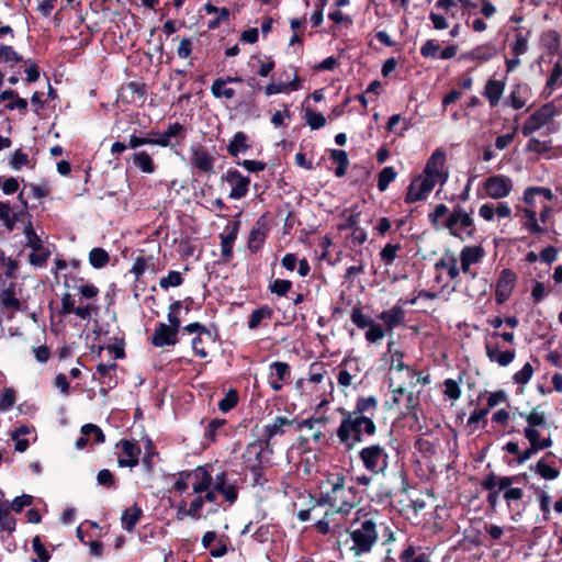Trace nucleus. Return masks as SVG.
Wrapping results in <instances>:
<instances>
[{
	"mask_svg": "<svg viewBox=\"0 0 562 562\" xmlns=\"http://www.w3.org/2000/svg\"><path fill=\"white\" fill-rule=\"evenodd\" d=\"M318 496L307 493L299 499L304 503L296 512V518L301 521L314 519L315 530L323 535L333 533L338 539L351 536L350 526L345 524L346 517L351 512V476L350 470L333 465L326 473L325 479L318 483Z\"/></svg>",
	"mask_w": 562,
	"mask_h": 562,
	"instance_id": "f257e3e1",
	"label": "nucleus"
},
{
	"mask_svg": "<svg viewBox=\"0 0 562 562\" xmlns=\"http://www.w3.org/2000/svg\"><path fill=\"white\" fill-rule=\"evenodd\" d=\"M265 453L269 454V447H266L260 439H256L246 446L241 454L245 470L252 475V486H262L267 482L265 479Z\"/></svg>",
	"mask_w": 562,
	"mask_h": 562,
	"instance_id": "f03ea898",
	"label": "nucleus"
},
{
	"mask_svg": "<svg viewBox=\"0 0 562 562\" xmlns=\"http://www.w3.org/2000/svg\"><path fill=\"white\" fill-rule=\"evenodd\" d=\"M310 425L308 422H300V418H288L286 416H276L271 423L262 427L260 440L266 447H269V454H273L277 438L284 436L286 432L302 431V427Z\"/></svg>",
	"mask_w": 562,
	"mask_h": 562,
	"instance_id": "7ed1b4c3",
	"label": "nucleus"
},
{
	"mask_svg": "<svg viewBox=\"0 0 562 562\" xmlns=\"http://www.w3.org/2000/svg\"><path fill=\"white\" fill-rule=\"evenodd\" d=\"M443 229L460 240L473 238L475 234L474 220L462 206L456 205L445 218Z\"/></svg>",
	"mask_w": 562,
	"mask_h": 562,
	"instance_id": "20e7f679",
	"label": "nucleus"
},
{
	"mask_svg": "<svg viewBox=\"0 0 562 562\" xmlns=\"http://www.w3.org/2000/svg\"><path fill=\"white\" fill-rule=\"evenodd\" d=\"M353 553L369 552L378 541L376 525L372 519H353Z\"/></svg>",
	"mask_w": 562,
	"mask_h": 562,
	"instance_id": "39448f33",
	"label": "nucleus"
},
{
	"mask_svg": "<svg viewBox=\"0 0 562 562\" xmlns=\"http://www.w3.org/2000/svg\"><path fill=\"white\" fill-rule=\"evenodd\" d=\"M459 4L456 0H437L434 10L429 13V20L436 31L450 27L449 20L457 19Z\"/></svg>",
	"mask_w": 562,
	"mask_h": 562,
	"instance_id": "423d86ee",
	"label": "nucleus"
},
{
	"mask_svg": "<svg viewBox=\"0 0 562 562\" xmlns=\"http://www.w3.org/2000/svg\"><path fill=\"white\" fill-rule=\"evenodd\" d=\"M446 161V151L442 148H437L428 158L422 175L436 184L443 186L449 177V169Z\"/></svg>",
	"mask_w": 562,
	"mask_h": 562,
	"instance_id": "0eeeda50",
	"label": "nucleus"
},
{
	"mask_svg": "<svg viewBox=\"0 0 562 562\" xmlns=\"http://www.w3.org/2000/svg\"><path fill=\"white\" fill-rule=\"evenodd\" d=\"M559 110L553 103H546L536 110L522 124L521 133L524 136H530L535 132L548 125L555 116Z\"/></svg>",
	"mask_w": 562,
	"mask_h": 562,
	"instance_id": "6e6552de",
	"label": "nucleus"
},
{
	"mask_svg": "<svg viewBox=\"0 0 562 562\" xmlns=\"http://www.w3.org/2000/svg\"><path fill=\"white\" fill-rule=\"evenodd\" d=\"M26 238V247L33 251L29 255V262L34 267H43L50 257V250L43 245L41 237L33 228L32 222L29 221L24 228Z\"/></svg>",
	"mask_w": 562,
	"mask_h": 562,
	"instance_id": "1a4fd4ad",
	"label": "nucleus"
},
{
	"mask_svg": "<svg viewBox=\"0 0 562 562\" xmlns=\"http://www.w3.org/2000/svg\"><path fill=\"white\" fill-rule=\"evenodd\" d=\"M482 187L487 198L493 200H502L512 193L514 189V182L508 176L493 175L483 181Z\"/></svg>",
	"mask_w": 562,
	"mask_h": 562,
	"instance_id": "9d476101",
	"label": "nucleus"
},
{
	"mask_svg": "<svg viewBox=\"0 0 562 562\" xmlns=\"http://www.w3.org/2000/svg\"><path fill=\"white\" fill-rule=\"evenodd\" d=\"M222 182H227L231 186L229 199L240 200L245 198L249 192L250 178L241 175L237 169H228L221 177Z\"/></svg>",
	"mask_w": 562,
	"mask_h": 562,
	"instance_id": "9b49d317",
	"label": "nucleus"
},
{
	"mask_svg": "<svg viewBox=\"0 0 562 562\" xmlns=\"http://www.w3.org/2000/svg\"><path fill=\"white\" fill-rule=\"evenodd\" d=\"M190 166L200 175L215 173L214 165L216 158L203 146H192L190 150Z\"/></svg>",
	"mask_w": 562,
	"mask_h": 562,
	"instance_id": "f8f14e48",
	"label": "nucleus"
},
{
	"mask_svg": "<svg viewBox=\"0 0 562 562\" xmlns=\"http://www.w3.org/2000/svg\"><path fill=\"white\" fill-rule=\"evenodd\" d=\"M436 187V183L429 180L424 175H418L411 181L405 202L408 204L426 200L430 192Z\"/></svg>",
	"mask_w": 562,
	"mask_h": 562,
	"instance_id": "ddd939ff",
	"label": "nucleus"
},
{
	"mask_svg": "<svg viewBox=\"0 0 562 562\" xmlns=\"http://www.w3.org/2000/svg\"><path fill=\"white\" fill-rule=\"evenodd\" d=\"M212 486L215 488V491L218 492V494H221L224 497V499L229 505H233L238 499L239 492L237 481H231L228 479V473L225 470H222L215 474V476L213 477Z\"/></svg>",
	"mask_w": 562,
	"mask_h": 562,
	"instance_id": "4468645a",
	"label": "nucleus"
},
{
	"mask_svg": "<svg viewBox=\"0 0 562 562\" xmlns=\"http://www.w3.org/2000/svg\"><path fill=\"white\" fill-rule=\"evenodd\" d=\"M359 456L364 468L372 473H379L386 465V454L384 453L383 448L380 447L379 445L370 446L362 449L359 452Z\"/></svg>",
	"mask_w": 562,
	"mask_h": 562,
	"instance_id": "2eb2a0df",
	"label": "nucleus"
},
{
	"mask_svg": "<svg viewBox=\"0 0 562 562\" xmlns=\"http://www.w3.org/2000/svg\"><path fill=\"white\" fill-rule=\"evenodd\" d=\"M239 227H240V222L233 221V222H229L225 226L224 231L220 234L221 257H222V261L224 263H228L234 257L233 247L237 239Z\"/></svg>",
	"mask_w": 562,
	"mask_h": 562,
	"instance_id": "dca6fc26",
	"label": "nucleus"
},
{
	"mask_svg": "<svg viewBox=\"0 0 562 562\" xmlns=\"http://www.w3.org/2000/svg\"><path fill=\"white\" fill-rule=\"evenodd\" d=\"M516 215L520 218L521 228L532 236L542 235L548 232L547 226L539 223L536 210L531 207L516 206Z\"/></svg>",
	"mask_w": 562,
	"mask_h": 562,
	"instance_id": "f3484780",
	"label": "nucleus"
},
{
	"mask_svg": "<svg viewBox=\"0 0 562 562\" xmlns=\"http://www.w3.org/2000/svg\"><path fill=\"white\" fill-rule=\"evenodd\" d=\"M188 472L191 474L189 476L193 494H201L212 486L213 475L211 464L198 465L193 470H188Z\"/></svg>",
	"mask_w": 562,
	"mask_h": 562,
	"instance_id": "a211bd4d",
	"label": "nucleus"
},
{
	"mask_svg": "<svg viewBox=\"0 0 562 562\" xmlns=\"http://www.w3.org/2000/svg\"><path fill=\"white\" fill-rule=\"evenodd\" d=\"M516 280L517 277L512 270L504 269L501 271L495 285V301L497 304H503L510 297Z\"/></svg>",
	"mask_w": 562,
	"mask_h": 562,
	"instance_id": "6ab92c4d",
	"label": "nucleus"
},
{
	"mask_svg": "<svg viewBox=\"0 0 562 562\" xmlns=\"http://www.w3.org/2000/svg\"><path fill=\"white\" fill-rule=\"evenodd\" d=\"M290 380L291 369L286 362L273 361L270 364V375L268 383L274 392L281 391L284 384L290 383Z\"/></svg>",
	"mask_w": 562,
	"mask_h": 562,
	"instance_id": "aec40b11",
	"label": "nucleus"
},
{
	"mask_svg": "<svg viewBox=\"0 0 562 562\" xmlns=\"http://www.w3.org/2000/svg\"><path fill=\"white\" fill-rule=\"evenodd\" d=\"M532 97L531 88L526 82H519L512 87L508 97L505 99V104L514 110L522 109Z\"/></svg>",
	"mask_w": 562,
	"mask_h": 562,
	"instance_id": "412c9836",
	"label": "nucleus"
},
{
	"mask_svg": "<svg viewBox=\"0 0 562 562\" xmlns=\"http://www.w3.org/2000/svg\"><path fill=\"white\" fill-rule=\"evenodd\" d=\"M485 256V251L481 246H465L460 251V269L464 274H470L472 278L475 277V273L471 271V266L479 263L483 257Z\"/></svg>",
	"mask_w": 562,
	"mask_h": 562,
	"instance_id": "4be33fe9",
	"label": "nucleus"
},
{
	"mask_svg": "<svg viewBox=\"0 0 562 562\" xmlns=\"http://www.w3.org/2000/svg\"><path fill=\"white\" fill-rule=\"evenodd\" d=\"M268 233L269 226L263 217H260L248 236L247 247L251 254H257L263 247Z\"/></svg>",
	"mask_w": 562,
	"mask_h": 562,
	"instance_id": "5701e85b",
	"label": "nucleus"
},
{
	"mask_svg": "<svg viewBox=\"0 0 562 562\" xmlns=\"http://www.w3.org/2000/svg\"><path fill=\"white\" fill-rule=\"evenodd\" d=\"M479 215L486 222L506 220L512 216V207L505 202L484 203L479 207Z\"/></svg>",
	"mask_w": 562,
	"mask_h": 562,
	"instance_id": "b1692460",
	"label": "nucleus"
},
{
	"mask_svg": "<svg viewBox=\"0 0 562 562\" xmlns=\"http://www.w3.org/2000/svg\"><path fill=\"white\" fill-rule=\"evenodd\" d=\"M178 330L167 326L165 323H159L150 338L153 346L161 348L165 346H175L178 344Z\"/></svg>",
	"mask_w": 562,
	"mask_h": 562,
	"instance_id": "393cba45",
	"label": "nucleus"
},
{
	"mask_svg": "<svg viewBox=\"0 0 562 562\" xmlns=\"http://www.w3.org/2000/svg\"><path fill=\"white\" fill-rule=\"evenodd\" d=\"M485 352L491 362H495L501 367L509 366L516 356L514 350H501L499 345L492 340L485 342Z\"/></svg>",
	"mask_w": 562,
	"mask_h": 562,
	"instance_id": "a878e982",
	"label": "nucleus"
},
{
	"mask_svg": "<svg viewBox=\"0 0 562 562\" xmlns=\"http://www.w3.org/2000/svg\"><path fill=\"white\" fill-rule=\"evenodd\" d=\"M121 446L122 452L126 456V458H119L117 464L120 468H134L139 462L140 448L139 446L127 439H122L119 443Z\"/></svg>",
	"mask_w": 562,
	"mask_h": 562,
	"instance_id": "bb28decb",
	"label": "nucleus"
},
{
	"mask_svg": "<svg viewBox=\"0 0 562 562\" xmlns=\"http://www.w3.org/2000/svg\"><path fill=\"white\" fill-rule=\"evenodd\" d=\"M157 136L158 137L154 136L156 145L169 147L172 145L171 138H177L179 142L183 140L187 136V130L181 123L175 122L169 124L168 128L162 134L158 133Z\"/></svg>",
	"mask_w": 562,
	"mask_h": 562,
	"instance_id": "cd10ccee",
	"label": "nucleus"
},
{
	"mask_svg": "<svg viewBox=\"0 0 562 562\" xmlns=\"http://www.w3.org/2000/svg\"><path fill=\"white\" fill-rule=\"evenodd\" d=\"M370 416H353V440L362 441L375 432V425Z\"/></svg>",
	"mask_w": 562,
	"mask_h": 562,
	"instance_id": "c85d7f7f",
	"label": "nucleus"
},
{
	"mask_svg": "<svg viewBox=\"0 0 562 562\" xmlns=\"http://www.w3.org/2000/svg\"><path fill=\"white\" fill-rule=\"evenodd\" d=\"M251 149L249 136L245 132H236L227 145V153L231 157H238Z\"/></svg>",
	"mask_w": 562,
	"mask_h": 562,
	"instance_id": "c756f323",
	"label": "nucleus"
},
{
	"mask_svg": "<svg viewBox=\"0 0 562 562\" xmlns=\"http://www.w3.org/2000/svg\"><path fill=\"white\" fill-rule=\"evenodd\" d=\"M379 319L384 323L386 331H393L394 328L403 324L405 319V312L401 306L395 305L392 308L382 312L379 315Z\"/></svg>",
	"mask_w": 562,
	"mask_h": 562,
	"instance_id": "7c9ffc66",
	"label": "nucleus"
},
{
	"mask_svg": "<svg viewBox=\"0 0 562 562\" xmlns=\"http://www.w3.org/2000/svg\"><path fill=\"white\" fill-rule=\"evenodd\" d=\"M294 78L289 82H271L265 88L266 95L270 97L273 94L288 92V91H296L301 88L302 79L297 76L296 67L292 68Z\"/></svg>",
	"mask_w": 562,
	"mask_h": 562,
	"instance_id": "2f4dec72",
	"label": "nucleus"
},
{
	"mask_svg": "<svg viewBox=\"0 0 562 562\" xmlns=\"http://www.w3.org/2000/svg\"><path fill=\"white\" fill-rule=\"evenodd\" d=\"M400 562H431V557L422 547L408 543L398 555Z\"/></svg>",
	"mask_w": 562,
	"mask_h": 562,
	"instance_id": "473e14b6",
	"label": "nucleus"
},
{
	"mask_svg": "<svg viewBox=\"0 0 562 562\" xmlns=\"http://www.w3.org/2000/svg\"><path fill=\"white\" fill-rule=\"evenodd\" d=\"M505 90V82L497 79H488L485 83L483 95L487 99L490 105H498Z\"/></svg>",
	"mask_w": 562,
	"mask_h": 562,
	"instance_id": "72a5a7b5",
	"label": "nucleus"
},
{
	"mask_svg": "<svg viewBox=\"0 0 562 562\" xmlns=\"http://www.w3.org/2000/svg\"><path fill=\"white\" fill-rule=\"evenodd\" d=\"M117 364L115 362L110 364L99 363L95 368V373L100 375L98 379L99 383L105 385L108 389H113L116 386V375L115 370Z\"/></svg>",
	"mask_w": 562,
	"mask_h": 562,
	"instance_id": "f704fd0d",
	"label": "nucleus"
},
{
	"mask_svg": "<svg viewBox=\"0 0 562 562\" xmlns=\"http://www.w3.org/2000/svg\"><path fill=\"white\" fill-rule=\"evenodd\" d=\"M227 420L224 418H214L212 419L204 429V439L209 442L214 443L217 437L228 435L226 430Z\"/></svg>",
	"mask_w": 562,
	"mask_h": 562,
	"instance_id": "c9c22d12",
	"label": "nucleus"
},
{
	"mask_svg": "<svg viewBox=\"0 0 562 562\" xmlns=\"http://www.w3.org/2000/svg\"><path fill=\"white\" fill-rule=\"evenodd\" d=\"M517 480V476H497L492 473L483 480L482 486L484 490L490 492L496 490L503 491V488H507L509 485H513Z\"/></svg>",
	"mask_w": 562,
	"mask_h": 562,
	"instance_id": "e433bc0d",
	"label": "nucleus"
},
{
	"mask_svg": "<svg viewBox=\"0 0 562 562\" xmlns=\"http://www.w3.org/2000/svg\"><path fill=\"white\" fill-rule=\"evenodd\" d=\"M143 516V509L135 503L127 507L121 517L122 527L127 532H132Z\"/></svg>",
	"mask_w": 562,
	"mask_h": 562,
	"instance_id": "4c0bfd02",
	"label": "nucleus"
},
{
	"mask_svg": "<svg viewBox=\"0 0 562 562\" xmlns=\"http://www.w3.org/2000/svg\"><path fill=\"white\" fill-rule=\"evenodd\" d=\"M436 268L446 271L451 280H456L461 271L458 259L453 254L443 255L436 263Z\"/></svg>",
	"mask_w": 562,
	"mask_h": 562,
	"instance_id": "58836bf2",
	"label": "nucleus"
},
{
	"mask_svg": "<svg viewBox=\"0 0 562 562\" xmlns=\"http://www.w3.org/2000/svg\"><path fill=\"white\" fill-rule=\"evenodd\" d=\"M342 414L341 424L337 430V436L341 443L345 445L346 449L349 450L351 448V442L349 441L351 437V412L345 408H338Z\"/></svg>",
	"mask_w": 562,
	"mask_h": 562,
	"instance_id": "ea45409f",
	"label": "nucleus"
},
{
	"mask_svg": "<svg viewBox=\"0 0 562 562\" xmlns=\"http://www.w3.org/2000/svg\"><path fill=\"white\" fill-rule=\"evenodd\" d=\"M146 94L145 85L131 81L122 87V98L127 102H136L137 100L144 99Z\"/></svg>",
	"mask_w": 562,
	"mask_h": 562,
	"instance_id": "a19ab883",
	"label": "nucleus"
},
{
	"mask_svg": "<svg viewBox=\"0 0 562 562\" xmlns=\"http://www.w3.org/2000/svg\"><path fill=\"white\" fill-rule=\"evenodd\" d=\"M497 54V49L493 44H483L474 47L465 54L469 60L487 61Z\"/></svg>",
	"mask_w": 562,
	"mask_h": 562,
	"instance_id": "79ce46f5",
	"label": "nucleus"
},
{
	"mask_svg": "<svg viewBox=\"0 0 562 562\" xmlns=\"http://www.w3.org/2000/svg\"><path fill=\"white\" fill-rule=\"evenodd\" d=\"M131 159L134 166L137 167L144 173L150 175L154 173L156 170V165L153 158L145 150L135 151L132 155Z\"/></svg>",
	"mask_w": 562,
	"mask_h": 562,
	"instance_id": "37998d69",
	"label": "nucleus"
},
{
	"mask_svg": "<svg viewBox=\"0 0 562 562\" xmlns=\"http://www.w3.org/2000/svg\"><path fill=\"white\" fill-rule=\"evenodd\" d=\"M319 458V453L316 450L301 454L297 471L302 472L304 475H311L313 472L317 471V462Z\"/></svg>",
	"mask_w": 562,
	"mask_h": 562,
	"instance_id": "c03bdc74",
	"label": "nucleus"
},
{
	"mask_svg": "<svg viewBox=\"0 0 562 562\" xmlns=\"http://www.w3.org/2000/svg\"><path fill=\"white\" fill-rule=\"evenodd\" d=\"M151 269L155 270V258L154 256L148 257H136L134 263L130 270L132 274H134L135 280L138 281L143 277L146 270Z\"/></svg>",
	"mask_w": 562,
	"mask_h": 562,
	"instance_id": "a18cd8bd",
	"label": "nucleus"
},
{
	"mask_svg": "<svg viewBox=\"0 0 562 562\" xmlns=\"http://www.w3.org/2000/svg\"><path fill=\"white\" fill-rule=\"evenodd\" d=\"M376 398L374 396L361 397L357 401V408L353 411V416H370L373 417L376 412Z\"/></svg>",
	"mask_w": 562,
	"mask_h": 562,
	"instance_id": "49530a36",
	"label": "nucleus"
},
{
	"mask_svg": "<svg viewBox=\"0 0 562 562\" xmlns=\"http://www.w3.org/2000/svg\"><path fill=\"white\" fill-rule=\"evenodd\" d=\"M329 156L330 160L337 165L335 175L337 177L345 176L349 164L347 151L342 149H331Z\"/></svg>",
	"mask_w": 562,
	"mask_h": 562,
	"instance_id": "de8ad7c7",
	"label": "nucleus"
},
{
	"mask_svg": "<svg viewBox=\"0 0 562 562\" xmlns=\"http://www.w3.org/2000/svg\"><path fill=\"white\" fill-rule=\"evenodd\" d=\"M272 308L267 305L254 310L248 319V328L257 329L260 326L261 322L263 319H270L272 317Z\"/></svg>",
	"mask_w": 562,
	"mask_h": 562,
	"instance_id": "09e8293b",
	"label": "nucleus"
},
{
	"mask_svg": "<svg viewBox=\"0 0 562 562\" xmlns=\"http://www.w3.org/2000/svg\"><path fill=\"white\" fill-rule=\"evenodd\" d=\"M450 214L446 204H437L432 212L429 213L428 218L436 229H443L445 218Z\"/></svg>",
	"mask_w": 562,
	"mask_h": 562,
	"instance_id": "8fccbe9b",
	"label": "nucleus"
},
{
	"mask_svg": "<svg viewBox=\"0 0 562 562\" xmlns=\"http://www.w3.org/2000/svg\"><path fill=\"white\" fill-rule=\"evenodd\" d=\"M110 261L108 251L101 247H94L89 252V263L94 269L104 268Z\"/></svg>",
	"mask_w": 562,
	"mask_h": 562,
	"instance_id": "3c124183",
	"label": "nucleus"
},
{
	"mask_svg": "<svg viewBox=\"0 0 562 562\" xmlns=\"http://www.w3.org/2000/svg\"><path fill=\"white\" fill-rule=\"evenodd\" d=\"M226 85L227 83L222 80V77L216 78L211 86L213 97L217 99H233L235 97V90L233 88H226Z\"/></svg>",
	"mask_w": 562,
	"mask_h": 562,
	"instance_id": "603ef678",
	"label": "nucleus"
},
{
	"mask_svg": "<svg viewBox=\"0 0 562 562\" xmlns=\"http://www.w3.org/2000/svg\"><path fill=\"white\" fill-rule=\"evenodd\" d=\"M10 507L0 504V530L12 532L15 529L16 520L10 513Z\"/></svg>",
	"mask_w": 562,
	"mask_h": 562,
	"instance_id": "864d4df0",
	"label": "nucleus"
},
{
	"mask_svg": "<svg viewBox=\"0 0 562 562\" xmlns=\"http://www.w3.org/2000/svg\"><path fill=\"white\" fill-rule=\"evenodd\" d=\"M182 308V302L181 301H173L169 307H168V322L169 324L167 326H170L171 328L179 331L181 326V319L179 316V313Z\"/></svg>",
	"mask_w": 562,
	"mask_h": 562,
	"instance_id": "5fc2aeb1",
	"label": "nucleus"
},
{
	"mask_svg": "<svg viewBox=\"0 0 562 562\" xmlns=\"http://www.w3.org/2000/svg\"><path fill=\"white\" fill-rule=\"evenodd\" d=\"M397 172L393 167H384L378 177V189L384 192L391 182L395 180Z\"/></svg>",
	"mask_w": 562,
	"mask_h": 562,
	"instance_id": "6e6d98bb",
	"label": "nucleus"
},
{
	"mask_svg": "<svg viewBox=\"0 0 562 562\" xmlns=\"http://www.w3.org/2000/svg\"><path fill=\"white\" fill-rule=\"evenodd\" d=\"M300 422H308L310 425L303 426L302 430H306V432L303 435L308 440L314 441L315 443H318L321 439L324 437L323 431L319 428H315V425L317 424L316 419L307 418V419H300Z\"/></svg>",
	"mask_w": 562,
	"mask_h": 562,
	"instance_id": "4d7b16f0",
	"label": "nucleus"
},
{
	"mask_svg": "<svg viewBox=\"0 0 562 562\" xmlns=\"http://www.w3.org/2000/svg\"><path fill=\"white\" fill-rule=\"evenodd\" d=\"M158 132L150 131L147 133L146 136H136L135 134L131 135L127 147L132 149H136L144 145H156L155 144V137L157 136Z\"/></svg>",
	"mask_w": 562,
	"mask_h": 562,
	"instance_id": "13d9d810",
	"label": "nucleus"
},
{
	"mask_svg": "<svg viewBox=\"0 0 562 562\" xmlns=\"http://www.w3.org/2000/svg\"><path fill=\"white\" fill-rule=\"evenodd\" d=\"M512 53L519 57L528 50V36L521 32H517L515 41L510 44Z\"/></svg>",
	"mask_w": 562,
	"mask_h": 562,
	"instance_id": "bf43d9fd",
	"label": "nucleus"
},
{
	"mask_svg": "<svg viewBox=\"0 0 562 562\" xmlns=\"http://www.w3.org/2000/svg\"><path fill=\"white\" fill-rule=\"evenodd\" d=\"M305 121L312 130H319L326 124L324 114L314 112L310 108L305 110Z\"/></svg>",
	"mask_w": 562,
	"mask_h": 562,
	"instance_id": "052dcab7",
	"label": "nucleus"
},
{
	"mask_svg": "<svg viewBox=\"0 0 562 562\" xmlns=\"http://www.w3.org/2000/svg\"><path fill=\"white\" fill-rule=\"evenodd\" d=\"M238 400L239 397L237 391L232 389L218 402V409L223 413H227L237 405Z\"/></svg>",
	"mask_w": 562,
	"mask_h": 562,
	"instance_id": "680f3d73",
	"label": "nucleus"
},
{
	"mask_svg": "<svg viewBox=\"0 0 562 562\" xmlns=\"http://www.w3.org/2000/svg\"><path fill=\"white\" fill-rule=\"evenodd\" d=\"M0 60L10 64L12 67L14 64L22 61V56L12 46L0 45Z\"/></svg>",
	"mask_w": 562,
	"mask_h": 562,
	"instance_id": "e2e57ef3",
	"label": "nucleus"
},
{
	"mask_svg": "<svg viewBox=\"0 0 562 562\" xmlns=\"http://www.w3.org/2000/svg\"><path fill=\"white\" fill-rule=\"evenodd\" d=\"M191 475L188 470H182L173 474V477H177L172 488L178 493H184L188 491L190 485V476Z\"/></svg>",
	"mask_w": 562,
	"mask_h": 562,
	"instance_id": "0e129e2a",
	"label": "nucleus"
},
{
	"mask_svg": "<svg viewBox=\"0 0 562 562\" xmlns=\"http://www.w3.org/2000/svg\"><path fill=\"white\" fill-rule=\"evenodd\" d=\"M33 551L36 553L37 559L32 560L33 562H48L50 553L46 550L41 541L40 536H35L32 540Z\"/></svg>",
	"mask_w": 562,
	"mask_h": 562,
	"instance_id": "69168bd1",
	"label": "nucleus"
},
{
	"mask_svg": "<svg viewBox=\"0 0 562 562\" xmlns=\"http://www.w3.org/2000/svg\"><path fill=\"white\" fill-rule=\"evenodd\" d=\"M1 302L5 308L18 311L21 306L20 300L16 297L15 292L11 289H5L1 293Z\"/></svg>",
	"mask_w": 562,
	"mask_h": 562,
	"instance_id": "338daca9",
	"label": "nucleus"
},
{
	"mask_svg": "<svg viewBox=\"0 0 562 562\" xmlns=\"http://www.w3.org/2000/svg\"><path fill=\"white\" fill-rule=\"evenodd\" d=\"M562 83V61H558L555 63L552 71H551V75L547 81V86H546V89H549L551 93L552 90L560 86Z\"/></svg>",
	"mask_w": 562,
	"mask_h": 562,
	"instance_id": "774afa93",
	"label": "nucleus"
}]
</instances>
